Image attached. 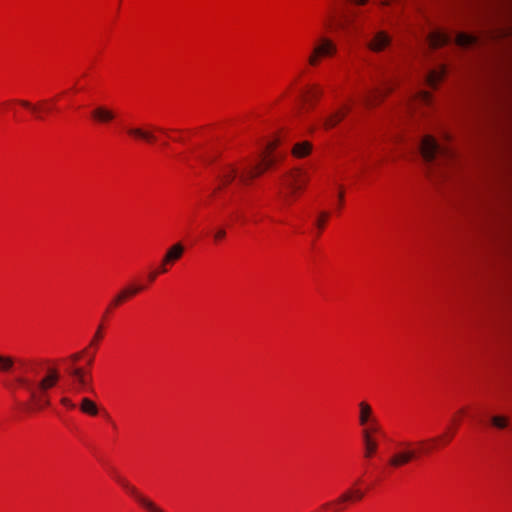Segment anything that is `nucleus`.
<instances>
[{"mask_svg":"<svg viewBox=\"0 0 512 512\" xmlns=\"http://www.w3.org/2000/svg\"><path fill=\"white\" fill-rule=\"evenodd\" d=\"M116 480L118 481V483L123 487V483H129L127 480H125L124 478L120 477V476H116L115 477Z\"/></svg>","mask_w":512,"mask_h":512,"instance_id":"40","label":"nucleus"},{"mask_svg":"<svg viewBox=\"0 0 512 512\" xmlns=\"http://www.w3.org/2000/svg\"><path fill=\"white\" fill-rule=\"evenodd\" d=\"M322 95V90L316 86H310L305 91L302 92V99L305 104L313 106L315 101L320 98Z\"/></svg>","mask_w":512,"mask_h":512,"instance_id":"18","label":"nucleus"},{"mask_svg":"<svg viewBox=\"0 0 512 512\" xmlns=\"http://www.w3.org/2000/svg\"><path fill=\"white\" fill-rule=\"evenodd\" d=\"M85 351L86 350H84L82 352H78V353L72 354L70 356V360L72 361V363L77 362L82 357V354L85 353Z\"/></svg>","mask_w":512,"mask_h":512,"instance_id":"38","label":"nucleus"},{"mask_svg":"<svg viewBox=\"0 0 512 512\" xmlns=\"http://www.w3.org/2000/svg\"><path fill=\"white\" fill-rule=\"evenodd\" d=\"M45 365L44 361H31L28 363L29 371L35 376L38 374V370Z\"/></svg>","mask_w":512,"mask_h":512,"instance_id":"30","label":"nucleus"},{"mask_svg":"<svg viewBox=\"0 0 512 512\" xmlns=\"http://www.w3.org/2000/svg\"><path fill=\"white\" fill-rule=\"evenodd\" d=\"M363 429L370 430V436H372L373 433L378 431V425L376 423H369L367 426H365Z\"/></svg>","mask_w":512,"mask_h":512,"instance_id":"36","label":"nucleus"},{"mask_svg":"<svg viewBox=\"0 0 512 512\" xmlns=\"http://www.w3.org/2000/svg\"><path fill=\"white\" fill-rule=\"evenodd\" d=\"M90 384V379L87 377V375L85 374L83 376V383H77V391H80L82 389H85L88 385Z\"/></svg>","mask_w":512,"mask_h":512,"instance_id":"34","label":"nucleus"},{"mask_svg":"<svg viewBox=\"0 0 512 512\" xmlns=\"http://www.w3.org/2000/svg\"><path fill=\"white\" fill-rule=\"evenodd\" d=\"M275 145V143L268 144L266 154L263 156V163L246 168V171L240 176V183L248 185L252 179L262 174L265 169L270 168L274 164L275 159L270 156V152L274 149Z\"/></svg>","mask_w":512,"mask_h":512,"instance_id":"5","label":"nucleus"},{"mask_svg":"<svg viewBox=\"0 0 512 512\" xmlns=\"http://www.w3.org/2000/svg\"><path fill=\"white\" fill-rule=\"evenodd\" d=\"M445 70H434L429 73L427 76V81L431 87H436L437 83L441 81V79L444 77Z\"/></svg>","mask_w":512,"mask_h":512,"instance_id":"25","label":"nucleus"},{"mask_svg":"<svg viewBox=\"0 0 512 512\" xmlns=\"http://www.w3.org/2000/svg\"><path fill=\"white\" fill-rule=\"evenodd\" d=\"M92 361H93V357L88 358V364H89V365L92 363Z\"/></svg>","mask_w":512,"mask_h":512,"instance_id":"44","label":"nucleus"},{"mask_svg":"<svg viewBox=\"0 0 512 512\" xmlns=\"http://www.w3.org/2000/svg\"><path fill=\"white\" fill-rule=\"evenodd\" d=\"M437 438L429 440H420L417 443L413 442H402L399 444L400 450L394 453L388 463L391 467L399 468L407 465L413 460H416L422 454H428L432 447L426 446L428 443H435Z\"/></svg>","mask_w":512,"mask_h":512,"instance_id":"3","label":"nucleus"},{"mask_svg":"<svg viewBox=\"0 0 512 512\" xmlns=\"http://www.w3.org/2000/svg\"><path fill=\"white\" fill-rule=\"evenodd\" d=\"M61 404L69 409H74L76 405L67 397H63L60 400Z\"/></svg>","mask_w":512,"mask_h":512,"instance_id":"33","label":"nucleus"},{"mask_svg":"<svg viewBox=\"0 0 512 512\" xmlns=\"http://www.w3.org/2000/svg\"><path fill=\"white\" fill-rule=\"evenodd\" d=\"M123 488L141 505L147 512H163L164 510L159 507L151 499L144 496L138 489L130 483H123Z\"/></svg>","mask_w":512,"mask_h":512,"instance_id":"7","label":"nucleus"},{"mask_svg":"<svg viewBox=\"0 0 512 512\" xmlns=\"http://www.w3.org/2000/svg\"><path fill=\"white\" fill-rule=\"evenodd\" d=\"M166 265H167V264H163V263H162V264H161V266H160V268H159L158 273H165V272H167Z\"/></svg>","mask_w":512,"mask_h":512,"instance_id":"42","label":"nucleus"},{"mask_svg":"<svg viewBox=\"0 0 512 512\" xmlns=\"http://www.w3.org/2000/svg\"><path fill=\"white\" fill-rule=\"evenodd\" d=\"M127 132L129 135H131L135 138L142 139L148 143H153L156 141V137L152 132L143 130L141 128H137V127L129 128Z\"/></svg>","mask_w":512,"mask_h":512,"instance_id":"20","label":"nucleus"},{"mask_svg":"<svg viewBox=\"0 0 512 512\" xmlns=\"http://www.w3.org/2000/svg\"><path fill=\"white\" fill-rule=\"evenodd\" d=\"M491 423L498 429H504L508 426V418L501 415H495L491 417Z\"/></svg>","mask_w":512,"mask_h":512,"instance_id":"27","label":"nucleus"},{"mask_svg":"<svg viewBox=\"0 0 512 512\" xmlns=\"http://www.w3.org/2000/svg\"><path fill=\"white\" fill-rule=\"evenodd\" d=\"M101 329H102V326L100 325L94 335L92 342H91L92 345L96 344V342L101 339V337H102Z\"/></svg>","mask_w":512,"mask_h":512,"instance_id":"37","label":"nucleus"},{"mask_svg":"<svg viewBox=\"0 0 512 512\" xmlns=\"http://www.w3.org/2000/svg\"><path fill=\"white\" fill-rule=\"evenodd\" d=\"M392 41L391 36L384 30L376 31L372 38L368 41L367 46L373 52L383 51L390 45Z\"/></svg>","mask_w":512,"mask_h":512,"instance_id":"8","label":"nucleus"},{"mask_svg":"<svg viewBox=\"0 0 512 512\" xmlns=\"http://www.w3.org/2000/svg\"><path fill=\"white\" fill-rule=\"evenodd\" d=\"M60 379L59 371L56 367L47 366L45 375L40 379L28 376L16 377V383L23 387L28 393L30 401L36 409H42L50 405L48 392Z\"/></svg>","mask_w":512,"mask_h":512,"instance_id":"1","label":"nucleus"},{"mask_svg":"<svg viewBox=\"0 0 512 512\" xmlns=\"http://www.w3.org/2000/svg\"><path fill=\"white\" fill-rule=\"evenodd\" d=\"M346 115V112L337 111L326 117L323 121L325 129H331L336 126Z\"/></svg>","mask_w":512,"mask_h":512,"instance_id":"23","label":"nucleus"},{"mask_svg":"<svg viewBox=\"0 0 512 512\" xmlns=\"http://www.w3.org/2000/svg\"><path fill=\"white\" fill-rule=\"evenodd\" d=\"M184 252V246L181 243L172 245L163 257V264H170L179 260Z\"/></svg>","mask_w":512,"mask_h":512,"instance_id":"17","label":"nucleus"},{"mask_svg":"<svg viewBox=\"0 0 512 512\" xmlns=\"http://www.w3.org/2000/svg\"><path fill=\"white\" fill-rule=\"evenodd\" d=\"M363 497H364V492L361 491L360 489H349L348 491H346L345 493L340 495L339 498L335 502H333V504H335L337 506L336 510H341L342 505L344 503L349 502V501H359ZM330 505H332V503H326L323 507L327 508Z\"/></svg>","mask_w":512,"mask_h":512,"instance_id":"11","label":"nucleus"},{"mask_svg":"<svg viewBox=\"0 0 512 512\" xmlns=\"http://www.w3.org/2000/svg\"><path fill=\"white\" fill-rule=\"evenodd\" d=\"M361 434H362V439H363V444H364V457L370 458L377 451L378 443L373 438V436H370V430L363 429Z\"/></svg>","mask_w":512,"mask_h":512,"instance_id":"15","label":"nucleus"},{"mask_svg":"<svg viewBox=\"0 0 512 512\" xmlns=\"http://www.w3.org/2000/svg\"><path fill=\"white\" fill-rule=\"evenodd\" d=\"M71 368H75V367H74L73 365H69V367L67 368V372H68V373H69V370H70Z\"/></svg>","mask_w":512,"mask_h":512,"instance_id":"45","label":"nucleus"},{"mask_svg":"<svg viewBox=\"0 0 512 512\" xmlns=\"http://www.w3.org/2000/svg\"><path fill=\"white\" fill-rule=\"evenodd\" d=\"M19 104L25 108L30 109L32 112L36 114V118L42 119V116L39 114L40 111V105H34L26 100H19Z\"/></svg>","mask_w":512,"mask_h":512,"instance_id":"29","label":"nucleus"},{"mask_svg":"<svg viewBox=\"0 0 512 512\" xmlns=\"http://www.w3.org/2000/svg\"><path fill=\"white\" fill-rule=\"evenodd\" d=\"M226 236V231L223 228L218 229L215 234L214 238L215 240H221Z\"/></svg>","mask_w":512,"mask_h":512,"instance_id":"35","label":"nucleus"},{"mask_svg":"<svg viewBox=\"0 0 512 512\" xmlns=\"http://www.w3.org/2000/svg\"><path fill=\"white\" fill-rule=\"evenodd\" d=\"M86 374L83 368H71L69 375L74 378L76 383H83V376Z\"/></svg>","mask_w":512,"mask_h":512,"instance_id":"28","label":"nucleus"},{"mask_svg":"<svg viewBox=\"0 0 512 512\" xmlns=\"http://www.w3.org/2000/svg\"><path fill=\"white\" fill-rule=\"evenodd\" d=\"M157 275H158V272H157V271H154V272H151V273L148 275V278H149V280H150L151 282H153V281L156 279Z\"/></svg>","mask_w":512,"mask_h":512,"instance_id":"39","label":"nucleus"},{"mask_svg":"<svg viewBox=\"0 0 512 512\" xmlns=\"http://www.w3.org/2000/svg\"><path fill=\"white\" fill-rule=\"evenodd\" d=\"M380 4L381 5H388V3L386 1H382Z\"/></svg>","mask_w":512,"mask_h":512,"instance_id":"46","label":"nucleus"},{"mask_svg":"<svg viewBox=\"0 0 512 512\" xmlns=\"http://www.w3.org/2000/svg\"><path fill=\"white\" fill-rule=\"evenodd\" d=\"M328 215H329V214H328L327 212H322V213L320 214V218H319V219L317 220V222H316V225H317V227H318L320 230H321V229H323V227H324V222H325V220L327 219Z\"/></svg>","mask_w":512,"mask_h":512,"instance_id":"32","label":"nucleus"},{"mask_svg":"<svg viewBox=\"0 0 512 512\" xmlns=\"http://www.w3.org/2000/svg\"><path fill=\"white\" fill-rule=\"evenodd\" d=\"M478 41L476 36L465 34V33H458L455 36V42L457 45L461 47H469L471 45L476 44Z\"/></svg>","mask_w":512,"mask_h":512,"instance_id":"22","label":"nucleus"},{"mask_svg":"<svg viewBox=\"0 0 512 512\" xmlns=\"http://www.w3.org/2000/svg\"><path fill=\"white\" fill-rule=\"evenodd\" d=\"M91 117L96 123L107 125L115 120L116 114L112 109L98 105L91 111Z\"/></svg>","mask_w":512,"mask_h":512,"instance_id":"9","label":"nucleus"},{"mask_svg":"<svg viewBox=\"0 0 512 512\" xmlns=\"http://www.w3.org/2000/svg\"><path fill=\"white\" fill-rule=\"evenodd\" d=\"M359 407V424L363 428L369 423H376V418L373 414L372 407L369 403L361 401L358 404Z\"/></svg>","mask_w":512,"mask_h":512,"instance_id":"13","label":"nucleus"},{"mask_svg":"<svg viewBox=\"0 0 512 512\" xmlns=\"http://www.w3.org/2000/svg\"><path fill=\"white\" fill-rule=\"evenodd\" d=\"M79 409L82 413L89 416H96L99 413L98 405L90 398L83 397L79 404Z\"/></svg>","mask_w":512,"mask_h":512,"instance_id":"19","label":"nucleus"},{"mask_svg":"<svg viewBox=\"0 0 512 512\" xmlns=\"http://www.w3.org/2000/svg\"><path fill=\"white\" fill-rule=\"evenodd\" d=\"M337 52L336 44L329 38L319 37L308 56V63L311 66H317L321 58L331 57Z\"/></svg>","mask_w":512,"mask_h":512,"instance_id":"4","label":"nucleus"},{"mask_svg":"<svg viewBox=\"0 0 512 512\" xmlns=\"http://www.w3.org/2000/svg\"><path fill=\"white\" fill-rule=\"evenodd\" d=\"M311 151V144L309 142H301L295 144L293 154L296 157L302 158L307 156Z\"/></svg>","mask_w":512,"mask_h":512,"instance_id":"24","label":"nucleus"},{"mask_svg":"<svg viewBox=\"0 0 512 512\" xmlns=\"http://www.w3.org/2000/svg\"><path fill=\"white\" fill-rule=\"evenodd\" d=\"M420 151L426 163L427 174L431 178L453 157L452 152L447 147L440 145L430 135H426L422 139Z\"/></svg>","mask_w":512,"mask_h":512,"instance_id":"2","label":"nucleus"},{"mask_svg":"<svg viewBox=\"0 0 512 512\" xmlns=\"http://www.w3.org/2000/svg\"><path fill=\"white\" fill-rule=\"evenodd\" d=\"M163 512H166V511H163Z\"/></svg>","mask_w":512,"mask_h":512,"instance_id":"47","label":"nucleus"},{"mask_svg":"<svg viewBox=\"0 0 512 512\" xmlns=\"http://www.w3.org/2000/svg\"><path fill=\"white\" fill-rule=\"evenodd\" d=\"M416 98L422 102V103H425V104H428L431 100V95L429 92L427 91H420L418 92V94L416 95Z\"/></svg>","mask_w":512,"mask_h":512,"instance_id":"31","label":"nucleus"},{"mask_svg":"<svg viewBox=\"0 0 512 512\" xmlns=\"http://www.w3.org/2000/svg\"><path fill=\"white\" fill-rule=\"evenodd\" d=\"M246 171V168L243 170V172L239 175L238 168L232 164H226L224 165L218 174V179L220 180L221 184L223 186L229 185L232 183L237 176H241Z\"/></svg>","mask_w":512,"mask_h":512,"instance_id":"12","label":"nucleus"},{"mask_svg":"<svg viewBox=\"0 0 512 512\" xmlns=\"http://www.w3.org/2000/svg\"><path fill=\"white\" fill-rule=\"evenodd\" d=\"M144 289L141 285H129L119 291L112 299L110 306L117 307L121 305L129 297H132Z\"/></svg>","mask_w":512,"mask_h":512,"instance_id":"10","label":"nucleus"},{"mask_svg":"<svg viewBox=\"0 0 512 512\" xmlns=\"http://www.w3.org/2000/svg\"><path fill=\"white\" fill-rule=\"evenodd\" d=\"M306 179L303 177L299 170L292 171L287 174L285 185L291 190L293 194L297 189H300L305 183Z\"/></svg>","mask_w":512,"mask_h":512,"instance_id":"16","label":"nucleus"},{"mask_svg":"<svg viewBox=\"0 0 512 512\" xmlns=\"http://www.w3.org/2000/svg\"><path fill=\"white\" fill-rule=\"evenodd\" d=\"M351 2L359 5H364L368 2V0H350Z\"/></svg>","mask_w":512,"mask_h":512,"instance_id":"41","label":"nucleus"},{"mask_svg":"<svg viewBox=\"0 0 512 512\" xmlns=\"http://www.w3.org/2000/svg\"><path fill=\"white\" fill-rule=\"evenodd\" d=\"M391 89L392 88L389 85H386L385 88H383V89H375V90L369 92V94L367 96H365V99H364L365 105L366 106L374 105V103L376 102V100L378 98L382 97L383 95H385L386 93L391 91Z\"/></svg>","mask_w":512,"mask_h":512,"instance_id":"21","label":"nucleus"},{"mask_svg":"<svg viewBox=\"0 0 512 512\" xmlns=\"http://www.w3.org/2000/svg\"><path fill=\"white\" fill-rule=\"evenodd\" d=\"M338 197H339L338 202H340V204H341L343 201V192L342 191H340Z\"/></svg>","mask_w":512,"mask_h":512,"instance_id":"43","label":"nucleus"},{"mask_svg":"<svg viewBox=\"0 0 512 512\" xmlns=\"http://www.w3.org/2000/svg\"><path fill=\"white\" fill-rule=\"evenodd\" d=\"M452 41V36L443 31H433L428 36V42L431 48L444 46Z\"/></svg>","mask_w":512,"mask_h":512,"instance_id":"14","label":"nucleus"},{"mask_svg":"<svg viewBox=\"0 0 512 512\" xmlns=\"http://www.w3.org/2000/svg\"><path fill=\"white\" fill-rule=\"evenodd\" d=\"M14 359L10 356L0 355V372H9L14 366Z\"/></svg>","mask_w":512,"mask_h":512,"instance_id":"26","label":"nucleus"},{"mask_svg":"<svg viewBox=\"0 0 512 512\" xmlns=\"http://www.w3.org/2000/svg\"><path fill=\"white\" fill-rule=\"evenodd\" d=\"M123 488L141 505L147 512H163L164 510L159 507L151 499L144 496L138 489L130 483H123Z\"/></svg>","mask_w":512,"mask_h":512,"instance_id":"6","label":"nucleus"}]
</instances>
